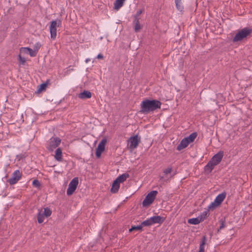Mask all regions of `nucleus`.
Returning <instances> with one entry per match:
<instances>
[{"instance_id":"nucleus-9","label":"nucleus","mask_w":252,"mask_h":252,"mask_svg":"<svg viewBox=\"0 0 252 252\" xmlns=\"http://www.w3.org/2000/svg\"><path fill=\"white\" fill-rule=\"evenodd\" d=\"M207 218V213L204 212L196 218L189 219L188 222L190 224L196 225L202 222Z\"/></svg>"},{"instance_id":"nucleus-5","label":"nucleus","mask_w":252,"mask_h":252,"mask_svg":"<svg viewBox=\"0 0 252 252\" xmlns=\"http://www.w3.org/2000/svg\"><path fill=\"white\" fill-rule=\"evenodd\" d=\"M196 136L197 134L194 132L191 133L189 136L184 138L177 147V150L181 151L186 148L189 143L192 142L195 140Z\"/></svg>"},{"instance_id":"nucleus-8","label":"nucleus","mask_w":252,"mask_h":252,"mask_svg":"<svg viewBox=\"0 0 252 252\" xmlns=\"http://www.w3.org/2000/svg\"><path fill=\"white\" fill-rule=\"evenodd\" d=\"M225 197V194L224 193H221L218 195L214 201L211 203L208 206V210L212 211L218 207L224 200Z\"/></svg>"},{"instance_id":"nucleus-22","label":"nucleus","mask_w":252,"mask_h":252,"mask_svg":"<svg viewBox=\"0 0 252 252\" xmlns=\"http://www.w3.org/2000/svg\"><path fill=\"white\" fill-rule=\"evenodd\" d=\"M134 31L135 32H139L142 28V25L140 23L139 20L136 18L134 21Z\"/></svg>"},{"instance_id":"nucleus-35","label":"nucleus","mask_w":252,"mask_h":252,"mask_svg":"<svg viewBox=\"0 0 252 252\" xmlns=\"http://www.w3.org/2000/svg\"><path fill=\"white\" fill-rule=\"evenodd\" d=\"M198 252H204V247L200 246Z\"/></svg>"},{"instance_id":"nucleus-19","label":"nucleus","mask_w":252,"mask_h":252,"mask_svg":"<svg viewBox=\"0 0 252 252\" xmlns=\"http://www.w3.org/2000/svg\"><path fill=\"white\" fill-rule=\"evenodd\" d=\"M92 97V93L89 91H84L80 93V98L85 99L90 98Z\"/></svg>"},{"instance_id":"nucleus-13","label":"nucleus","mask_w":252,"mask_h":252,"mask_svg":"<svg viewBox=\"0 0 252 252\" xmlns=\"http://www.w3.org/2000/svg\"><path fill=\"white\" fill-rule=\"evenodd\" d=\"M173 171V168L171 166H168L164 169H163L162 171V173L161 174L159 175L158 178L160 181H166V178L167 176L171 174Z\"/></svg>"},{"instance_id":"nucleus-7","label":"nucleus","mask_w":252,"mask_h":252,"mask_svg":"<svg viewBox=\"0 0 252 252\" xmlns=\"http://www.w3.org/2000/svg\"><path fill=\"white\" fill-rule=\"evenodd\" d=\"M140 141L141 138L138 134L130 137L127 140L128 148L131 151L133 150L137 147Z\"/></svg>"},{"instance_id":"nucleus-10","label":"nucleus","mask_w":252,"mask_h":252,"mask_svg":"<svg viewBox=\"0 0 252 252\" xmlns=\"http://www.w3.org/2000/svg\"><path fill=\"white\" fill-rule=\"evenodd\" d=\"M78 184V177H75L72 180V181L69 183L68 188L67 189L66 193L68 195H70L73 194V193L76 189Z\"/></svg>"},{"instance_id":"nucleus-17","label":"nucleus","mask_w":252,"mask_h":252,"mask_svg":"<svg viewBox=\"0 0 252 252\" xmlns=\"http://www.w3.org/2000/svg\"><path fill=\"white\" fill-rule=\"evenodd\" d=\"M20 51L21 53L29 54L31 57H34L36 54L35 51L28 47H22L20 49Z\"/></svg>"},{"instance_id":"nucleus-23","label":"nucleus","mask_w":252,"mask_h":252,"mask_svg":"<svg viewBox=\"0 0 252 252\" xmlns=\"http://www.w3.org/2000/svg\"><path fill=\"white\" fill-rule=\"evenodd\" d=\"M183 0H175L176 6L178 10L182 11L184 9V5L182 2Z\"/></svg>"},{"instance_id":"nucleus-4","label":"nucleus","mask_w":252,"mask_h":252,"mask_svg":"<svg viewBox=\"0 0 252 252\" xmlns=\"http://www.w3.org/2000/svg\"><path fill=\"white\" fill-rule=\"evenodd\" d=\"M158 192L157 190H153L148 193L142 202L144 208H148L154 202Z\"/></svg>"},{"instance_id":"nucleus-25","label":"nucleus","mask_w":252,"mask_h":252,"mask_svg":"<svg viewBox=\"0 0 252 252\" xmlns=\"http://www.w3.org/2000/svg\"><path fill=\"white\" fill-rule=\"evenodd\" d=\"M55 158L58 160H61V159H62V150L60 148H58L56 150V153H55Z\"/></svg>"},{"instance_id":"nucleus-34","label":"nucleus","mask_w":252,"mask_h":252,"mask_svg":"<svg viewBox=\"0 0 252 252\" xmlns=\"http://www.w3.org/2000/svg\"><path fill=\"white\" fill-rule=\"evenodd\" d=\"M224 226H225V223H224V221H222L221 222V224H220V228H219V229H221V228H222L224 227Z\"/></svg>"},{"instance_id":"nucleus-2","label":"nucleus","mask_w":252,"mask_h":252,"mask_svg":"<svg viewBox=\"0 0 252 252\" xmlns=\"http://www.w3.org/2000/svg\"><path fill=\"white\" fill-rule=\"evenodd\" d=\"M252 32V30L244 28L238 31L232 39L234 42H240L246 38Z\"/></svg>"},{"instance_id":"nucleus-30","label":"nucleus","mask_w":252,"mask_h":252,"mask_svg":"<svg viewBox=\"0 0 252 252\" xmlns=\"http://www.w3.org/2000/svg\"><path fill=\"white\" fill-rule=\"evenodd\" d=\"M46 86H47L46 84H45V83L41 84L40 85V87H39V88L38 89V91H39V92H41V91H42V90H44V89H45V88L46 87Z\"/></svg>"},{"instance_id":"nucleus-1","label":"nucleus","mask_w":252,"mask_h":252,"mask_svg":"<svg viewBox=\"0 0 252 252\" xmlns=\"http://www.w3.org/2000/svg\"><path fill=\"white\" fill-rule=\"evenodd\" d=\"M161 104V102L157 100H145L141 104V112L143 113H148L160 108Z\"/></svg>"},{"instance_id":"nucleus-32","label":"nucleus","mask_w":252,"mask_h":252,"mask_svg":"<svg viewBox=\"0 0 252 252\" xmlns=\"http://www.w3.org/2000/svg\"><path fill=\"white\" fill-rule=\"evenodd\" d=\"M205 243H206V238L205 237H204L203 238L202 243H201V244H200V246L204 247Z\"/></svg>"},{"instance_id":"nucleus-12","label":"nucleus","mask_w":252,"mask_h":252,"mask_svg":"<svg viewBox=\"0 0 252 252\" xmlns=\"http://www.w3.org/2000/svg\"><path fill=\"white\" fill-rule=\"evenodd\" d=\"M61 143V139L57 137H52L50 139L47 148L50 151H53Z\"/></svg>"},{"instance_id":"nucleus-31","label":"nucleus","mask_w":252,"mask_h":252,"mask_svg":"<svg viewBox=\"0 0 252 252\" xmlns=\"http://www.w3.org/2000/svg\"><path fill=\"white\" fill-rule=\"evenodd\" d=\"M143 11L142 9L138 10L137 12H136L135 16L136 17L139 16L143 13Z\"/></svg>"},{"instance_id":"nucleus-15","label":"nucleus","mask_w":252,"mask_h":252,"mask_svg":"<svg viewBox=\"0 0 252 252\" xmlns=\"http://www.w3.org/2000/svg\"><path fill=\"white\" fill-rule=\"evenodd\" d=\"M223 157V153L220 152L215 155L211 159V161L213 162L216 165L219 164L221 161Z\"/></svg>"},{"instance_id":"nucleus-3","label":"nucleus","mask_w":252,"mask_h":252,"mask_svg":"<svg viewBox=\"0 0 252 252\" xmlns=\"http://www.w3.org/2000/svg\"><path fill=\"white\" fill-rule=\"evenodd\" d=\"M107 143L108 139L106 137H103L98 143L95 149V156L97 159L101 158L102 154L105 151V147Z\"/></svg>"},{"instance_id":"nucleus-33","label":"nucleus","mask_w":252,"mask_h":252,"mask_svg":"<svg viewBox=\"0 0 252 252\" xmlns=\"http://www.w3.org/2000/svg\"><path fill=\"white\" fill-rule=\"evenodd\" d=\"M97 59L98 60H102L103 59V56L102 54H99L97 56Z\"/></svg>"},{"instance_id":"nucleus-21","label":"nucleus","mask_w":252,"mask_h":252,"mask_svg":"<svg viewBox=\"0 0 252 252\" xmlns=\"http://www.w3.org/2000/svg\"><path fill=\"white\" fill-rule=\"evenodd\" d=\"M126 0H116L114 3V8L118 10L123 5Z\"/></svg>"},{"instance_id":"nucleus-28","label":"nucleus","mask_w":252,"mask_h":252,"mask_svg":"<svg viewBox=\"0 0 252 252\" xmlns=\"http://www.w3.org/2000/svg\"><path fill=\"white\" fill-rule=\"evenodd\" d=\"M32 185L36 188H39L40 186V183L37 180H34L32 181Z\"/></svg>"},{"instance_id":"nucleus-14","label":"nucleus","mask_w":252,"mask_h":252,"mask_svg":"<svg viewBox=\"0 0 252 252\" xmlns=\"http://www.w3.org/2000/svg\"><path fill=\"white\" fill-rule=\"evenodd\" d=\"M57 22L56 21H52L51 23L50 31L51 33V38L55 39L57 35Z\"/></svg>"},{"instance_id":"nucleus-29","label":"nucleus","mask_w":252,"mask_h":252,"mask_svg":"<svg viewBox=\"0 0 252 252\" xmlns=\"http://www.w3.org/2000/svg\"><path fill=\"white\" fill-rule=\"evenodd\" d=\"M18 59H19V61L20 62V63H22V64H24L26 62V59H25V58L22 57L21 56V55H19L18 56Z\"/></svg>"},{"instance_id":"nucleus-11","label":"nucleus","mask_w":252,"mask_h":252,"mask_svg":"<svg viewBox=\"0 0 252 252\" xmlns=\"http://www.w3.org/2000/svg\"><path fill=\"white\" fill-rule=\"evenodd\" d=\"M21 172L19 170H17L12 173V176L8 179V182L10 185H14L18 182V181L21 179Z\"/></svg>"},{"instance_id":"nucleus-24","label":"nucleus","mask_w":252,"mask_h":252,"mask_svg":"<svg viewBox=\"0 0 252 252\" xmlns=\"http://www.w3.org/2000/svg\"><path fill=\"white\" fill-rule=\"evenodd\" d=\"M44 215L43 214L42 211H40L38 212L37 215V221L39 223H41L43 222L45 218Z\"/></svg>"},{"instance_id":"nucleus-27","label":"nucleus","mask_w":252,"mask_h":252,"mask_svg":"<svg viewBox=\"0 0 252 252\" xmlns=\"http://www.w3.org/2000/svg\"><path fill=\"white\" fill-rule=\"evenodd\" d=\"M143 225H142V223L140 225L138 226H132L131 228L129 229V232H131L133 230H142Z\"/></svg>"},{"instance_id":"nucleus-36","label":"nucleus","mask_w":252,"mask_h":252,"mask_svg":"<svg viewBox=\"0 0 252 252\" xmlns=\"http://www.w3.org/2000/svg\"><path fill=\"white\" fill-rule=\"evenodd\" d=\"M90 60L89 59H87L86 61V62L87 63L88 61H89Z\"/></svg>"},{"instance_id":"nucleus-6","label":"nucleus","mask_w":252,"mask_h":252,"mask_svg":"<svg viewBox=\"0 0 252 252\" xmlns=\"http://www.w3.org/2000/svg\"><path fill=\"white\" fill-rule=\"evenodd\" d=\"M165 220V218L160 216H153L142 222V225L150 226L154 224H161Z\"/></svg>"},{"instance_id":"nucleus-20","label":"nucleus","mask_w":252,"mask_h":252,"mask_svg":"<svg viewBox=\"0 0 252 252\" xmlns=\"http://www.w3.org/2000/svg\"><path fill=\"white\" fill-rule=\"evenodd\" d=\"M120 187V184L114 181L112 184L111 189V192L112 193H116L118 191Z\"/></svg>"},{"instance_id":"nucleus-16","label":"nucleus","mask_w":252,"mask_h":252,"mask_svg":"<svg viewBox=\"0 0 252 252\" xmlns=\"http://www.w3.org/2000/svg\"><path fill=\"white\" fill-rule=\"evenodd\" d=\"M216 166V165L213 162L210 160L204 167V170L205 173L206 174H210Z\"/></svg>"},{"instance_id":"nucleus-18","label":"nucleus","mask_w":252,"mask_h":252,"mask_svg":"<svg viewBox=\"0 0 252 252\" xmlns=\"http://www.w3.org/2000/svg\"><path fill=\"white\" fill-rule=\"evenodd\" d=\"M129 175L127 173H124L116 178L115 180L119 184L124 182L127 178H128Z\"/></svg>"},{"instance_id":"nucleus-26","label":"nucleus","mask_w":252,"mask_h":252,"mask_svg":"<svg viewBox=\"0 0 252 252\" xmlns=\"http://www.w3.org/2000/svg\"><path fill=\"white\" fill-rule=\"evenodd\" d=\"M45 217H48L52 214V211L48 208H45L44 212H42Z\"/></svg>"}]
</instances>
